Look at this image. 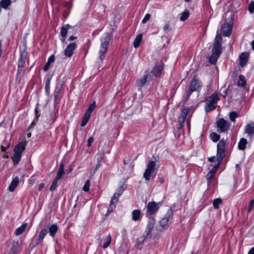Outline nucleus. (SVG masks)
I'll return each mask as SVG.
<instances>
[{
	"mask_svg": "<svg viewBox=\"0 0 254 254\" xmlns=\"http://www.w3.org/2000/svg\"><path fill=\"white\" fill-rule=\"evenodd\" d=\"M19 179L18 177H15V178H14L12 179V180L9 186V188H8L9 190L10 191H13L16 188V187L18 186V185L19 184Z\"/></svg>",
	"mask_w": 254,
	"mask_h": 254,
	"instance_id": "412c9836",
	"label": "nucleus"
},
{
	"mask_svg": "<svg viewBox=\"0 0 254 254\" xmlns=\"http://www.w3.org/2000/svg\"><path fill=\"white\" fill-rule=\"evenodd\" d=\"M44 186H45V185L44 183H41L39 185V188H38L39 190H40V191L42 190L44 188Z\"/></svg>",
	"mask_w": 254,
	"mask_h": 254,
	"instance_id": "338daca9",
	"label": "nucleus"
},
{
	"mask_svg": "<svg viewBox=\"0 0 254 254\" xmlns=\"http://www.w3.org/2000/svg\"><path fill=\"white\" fill-rule=\"evenodd\" d=\"M254 205V199H252L250 200L249 204V207L248 209V212H251L253 210Z\"/></svg>",
	"mask_w": 254,
	"mask_h": 254,
	"instance_id": "864d4df0",
	"label": "nucleus"
},
{
	"mask_svg": "<svg viewBox=\"0 0 254 254\" xmlns=\"http://www.w3.org/2000/svg\"><path fill=\"white\" fill-rule=\"evenodd\" d=\"M58 179L55 178L54 180L53 181L50 188V190L51 191H54L56 189L58 186Z\"/></svg>",
	"mask_w": 254,
	"mask_h": 254,
	"instance_id": "49530a36",
	"label": "nucleus"
},
{
	"mask_svg": "<svg viewBox=\"0 0 254 254\" xmlns=\"http://www.w3.org/2000/svg\"><path fill=\"white\" fill-rule=\"evenodd\" d=\"M170 24H168H168H166V25H164V28H163L164 30L165 31H167V30H168V29L170 28Z\"/></svg>",
	"mask_w": 254,
	"mask_h": 254,
	"instance_id": "69168bd1",
	"label": "nucleus"
},
{
	"mask_svg": "<svg viewBox=\"0 0 254 254\" xmlns=\"http://www.w3.org/2000/svg\"><path fill=\"white\" fill-rule=\"evenodd\" d=\"M90 116H89L86 114H84V115L82 118V120L80 126L82 127L85 126L86 125V124H87V123L90 119Z\"/></svg>",
	"mask_w": 254,
	"mask_h": 254,
	"instance_id": "79ce46f5",
	"label": "nucleus"
},
{
	"mask_svg": "<svg viewBox=\"0 0 254 254\" xmlns=\"http://www.w3.org/2000/svg\"><path fill=\"white\" fill-rule=\"evenodd\" d=\"M219 100L218 94L216 93H213L209 96L207 100V101L211 103L217 105V101Z\"/></svg>",
	"mask_w": 254,
	"mask_h": 254,
	"instance_id": "a878e982",
	"label": "nucleus"
},
{
	"mask_svg": "<svg viewBox=\"0 0 254 254\" xmlns=\"http://www.w3.org/2000/svg\"><path fill=\"white\" fill-rule=\"evenodd\" d=\"M112 35L109 33H106L105 35L100 38L101 46L99 50V58L102 61L105 58V54L109 46V43Z\"/></svg>",
	"mask_w": 254,
	"mask_h": 254,
	"instance_id": "7ed1b4c3",
	"label": "nucleus"
},
{
	"mask_svg": "<svg viewBox=\"0 0 254 254\" xmlns=\"http://www.w3.org/2000/svg\"><path fill=\"white\" fill-rule=\"evenodd\" d=\"M216 108V105L208 102H206L205 106V111L206 113L214 110Z\"/></svg>",
	"mask_w": 254,
	"mask_h": 254,
	"instance_id": "c85d7f7f",
	"label": "nucleus"
},
{
	"mask_svg": "<svg viewBox=\"0 0 254 254\" xmlns=\"http://www.w3.org/2000/svg\"><path fill=\"white\" fill-rule=\"evenodd\" d=\"M245 133L248 137H252L254 135V124L253 123L247 124L245 128Z\"/></svg>",
	"mask_w": 254,
	"mask_h": 254,
	"instance_id": "dca6fc26",
	"label": "nucleus"
},
{
	"mask_svg": "<svg viewBox=\"0 0 254 254\" xmlns=\"http://www.w3.org/2000/svg\"><path fill=\"white\" fill-rule=\"evenodd\" d=\"M94 138L92 136H90L87 140V145L88 146H90L94 141Z\"/></svg>",
	"mask_w": 254,
	"mask_h": 254,
	"instance_id": "6e6d98bb",
	"label": "nucleus"
},
{
	"mask_svg": "<svg viewBox=\"0 0 254 254\" xmlns=\"http://www.w3.org/2000/svg\"><path fill=\"white\" fill-rule=\"evenodd\" d=\"M35 115H40V114L39 113V108L38 106H36V107L35 108L34 110Z\"/></svg>",
	"mask_w": 254,
	"mask_h": 254,
	"instance_id": "0e129e2a",
	"label": "nucleus"
},
{
	"mask_svg": "<svg viewBox=\"0 0 254 254\" xmlns=\"http://www.w3.org/2000/svg\"><path fill=\"white\" fill-rule=\"evenodd\" d=\"M149 221L148 222V224L147 225L145 233L147 234V235H150L151 231L152 230L154 224L155 222V219L154 217L148 218Z\"/></svg>",
	"mask_w": 254,
	"mask_h": 254,
	"instance_id": "2eb2a0df",
	"label": "nucleus"
},
{
	"mask_svg": "<svg viewBox=\"0 0 254 254\" xmlns=\"http://www.w3.org/2000/svg\"><path fill=\"white\" fill-rule=\"evenodd\" d=\"M45 91L47 95H49L50 93V79L47 80L45 85Z\"/></svg>",
	"mask_w": 254,
	"mask_h": 254,
	"instance_id": "09e8293b",
	"label": "nucleus"
},
{
	"mask_svg": "<svg viewBox=\"0 0 254 254\" xmlns=\"http://www.w3.org/2000/svg\"><path fill=\"white\" fill-rule=\"evenodd\" d=\"M49 233L50 236L54 238L56 233L58 231V227L57 224H53L52 225H51L49 228Z\"/></svg>",
	"mask_w": 254,
	"mask_h": 254,
	"instance_id": "b1692460",
	"label": "nucleus"
},
{
	"mask_svg": "<svg viewBox=\"0 0 254 254\" xmlns=\"http://www.w3.org/2000/svg\"><path fill=\"white\" fill-rule=\"evenodd\" d=\"M125 190L124 185L121 186L117 190V192L115 193L112 196L108 208V213L112 212L116 207V203L118 201L119 197L123 194Z\"/></svg>",
	"mask_w": 254,
	"mask_h": 254,
	"instance_id": "20e7f679",
	"label": "nucleus"
},
{
	"mask_svg": "<svg viewBox=\"0 0 254 254\" xmlns=\"http://www.w3.org/2000/svg\"><path fill=\"white\" fill-rule=\"evenodd\" d=\"M226 144L225 140L224 138L221 139L217 144V160L218 164L221 163L225 157V146Z\"/></svg>",
	"mask_w": 254,
	"mask_h": 254,
	"instance_id": "423d86ee",
	"label": "nucleus"
},
{
	"mask_svg": "<svg viewBox=\"0 0 254 254\" xmlns=\"http://www.w3.org/2000/svg\"><path fill=\"white\" fill-rule=\"evenodd\" d=\"M90 185V181L89 180H86L84 185L83 187V190L85 191H88L89 190V187Z\"/></svg>",
	"mask_w": 254,
	"mask_h": 254,
	"instance_id": "8fccbe9b",
	"label": "nucleus"
},
{
	"mask_svg": "<svg viewBox=\"0 0 254 254\" xmlns=\"http://www.w3.org/2000/svg\"><path fill=\"white\" fill-rule=\"evenodd\" d=\"M160 205V202H149L146 207V216L148 218L154 217V215L158 211Z\"/></svg>",
	"mask_w": 254,
	"mask_h": 254,
	"instance_id": "39448f33",
	"label": "nucleus"
},
{
	"mask_svg": "<svg viewBox=\"0 0 254 254\" xmlns=\"http://www.w3.org/2000/svg\"><path fill=\"white\" fill-rule=\"evenodd\" d=\"M105 242L102 246V248L104 249L107 248L111 244L112 242V237L110 234H109L107 237L105 239Z\"/></svg>",
	"mask_w": 254,
	"mask_h": 254,
	"instance_id": "473e14b6",
	"label": "nucleus"
},
{
	"mask_svg": "<svg viewBox=\"0 0 254 254\" xmlns=\"http://www.w3.org/2000/svg\"><path fill=\"white\" fill-rule=\"evenodd\" d=\"M55 60V57L54 55H51L48 60L47 62L46 63L45 65L43 67V70L44 71H47L51 66V64L54 63Z\"/></svg>",
	"mask_w": 254,
	"mask_h": 254,
	"instance_id": "4be33fe9",
	"label": "nucleus"
},
{
	"mask_svg": "<svg viewBox=\"0 0 254 254\" xmlns=\"http://www.w3.org/2000/svg\"><path fill=\"white\" fill-rule=\"evenodd\" d=\"M96 107V103L95 102H93L92 103L90 104L89 106L86 113L85 114L91 116V113L93 112V110Z\"/></svg>",
	"mask_w": 254,
	"mask_h": 254,
	"instance_id": "58836bf2",
	"label": "nucleus"
},
{
	"mask_svg": "<svg viewBox=\"0 0 254 254\" xmlns=\"http://www.w3.org/2000/svg\"><path fill=\"white\" fill-rule=\"evenodd\" d=\"M248 254H254V247L249 250Z\"/></svg>",
	"mask_w": 254,
	"mask_h": 254,
	"instance_id": "774afa93",
	"label": "nucleus"
},
{
	"mask_svg": "<svg viewBox=\"0 0 254 254\" xmlns=\"http://www.w3.org/2000/svg\"><path fill=\"white\" fill-rule=\"evenodd\" d=\"M189 112H190L189 108H184L182 110L180 116L186 118V117L188 116V115L189 114Z\"/></svg>",
	"mask_w": 254,
	"mask_h": 254,
	"instance_id": "de8ad7c7",
	"label": "nucleus"
},
{
	"mask_svg": "<svg viewBox=\"0 0 254 254\" xmlns=\"http://www.w3.org/2000/svg\"><path fill=\"white\" fill-rule=\"evenodd\" d=\"M142 35L141 34H139L136 37V38L133 42V46L135 48H137L139 46V45L142 41Z\"/></svg>",
	"mask_w": 254,
	"mask_h": 254,
	"instance_id": "72a5a7b5",
	"label": "nucleus"
},
{
	"mask_svg": "<svg viewBox=\"0 0 254 254\" xmlns=\"http://www.w3.org/2000/svg\"><path fill=\"white\" fill-rule=\"evenodd\" d=\"M48 232V231L47 229L45 228H42L40 232V234L39 235L38 237L40 238V239L43 241V240L45 236H46V235L47 234Z\"/></svg>",
	"mask_w": 254,
	"mask_h": 254,
	"instance_id": "a19ab883",
	"label": "nucleus"
},
{
	"mask_svg": "<svg viewBox=\"0 0 254 254\" xmlns=\"http://www.w3.org/2000/svg\"><path fill=\"white\" fill-rule=\"evenodd\" d=\"M149 235H147V234L144 232V234L142 236L137 239L136 246H138L140 245H142Z\"/></svg>",
	"mask_w": 254,
	"mask_h": 254,
	"instance_id": "f704fd0d",
	"label": "nucleus"
},
{
	"mask_svg": "<svg viewBox=\"0 0 254 254\" xmlns=\"http://www.w3.org/2000/svg\"><path fill=\"white\" fill-rule=\"evenodd\" d=\"M186 118L180 116L178 119V122L179 123V128H182L184 124L186 121Z\"/></svg>",
	"mask_w": 254,
	"mask_h": 254,
	"instance_id": "3c124183",
	"label": "nucleus"
},
{
	"mask_svg": "<svg viewBox=\"0 0 254 254\" xmlns=\"http://www.w3.org/2000/svg\"><path fill=\"white\" fill-rule=\"evenodd\" d=\"M19 249V244L18 241H13L10 245V249L8 254H16Z\"/></svg>",
	"mask_w": 254,
	"mask_h": 254,
	"instance_id": "4468645a",
	"label": "nucleus"
},
{
	"mask_svg": "<svg viewBox=\"0 0 254 254\" xmlns=\"http://www.w3.org/2000/svg\"><path fill=\"white\" fill-rule=\"evenodd\" d=\"M27 56V53L26 50L20 51V57L18 61V66L23 68L25 63V60Z\"/></svg>",
	"mask_w": 254,
	"mask_h": 254,
	"instance_id": "f8f14e48",
	"label": "nucleus"
},
{
	"mask_svg": "<svg viewBox=\"0 0 254 254\" xmlns=\"http://www.w3.org/2000/svg\"><path fill=\"white\" fill-rule=\"evenodd\" d=\"M222 53V45L213 44L212 53L220 56Z\"/></svg>",
	"mask_w": 254,
	"mask_h": 254,
	"instance_id": "393cba45",
	"label": "nucleus"
},
{
	"mask_svg": "<svg viewBox=\"0 0 254 254\" xmlns=\"http://www.w3.org/2000/svg\"><path fill=\"white\" fill-rule=\"evenodd\" d=\"M246 79L244 75H240L239 76V81L238 83V85L241 87H245L246 85Z\"/></svg>",
	"mask_w": 254,
	"mask_h": 254,
	"instance_id": "c756f323",
	"label": "nucleus"
},
{
	"mask_svg": "<svg viewBox=\"0 0 254 254\" xmlns=\"http://www.w3.org/2000/svg\"><path fill=\"white\" fill-rule=\"evenodd\" d=\"M64 163H62L60 164V168L57 172L56 177H55L57 179L60 180L62 178V176L64 173Z\"/></svg>",
	"mask_w": 254,
	"mask_h": 254,
	"instance_id": "7c9ffc66",
	"label": "nucleus"
},
{
	"mask_svg": "<svg viewBox=\"0 0 254 254\" xmlns=\"http://www.w3.org/2000/svg\"><path fill=\"white\" fill-rule=\"evenodd\" d=\"M71 28L69 24L64 25L61 27L60 35L63 38H66L68 30Z\"/></svg>",
	"mask_w": 254,
	"mask_h": 254,
	"instance_id": "6ab92c4d",
	"label": "nucleus"
},
{
	"mask_svg": "<svg viewBox=\"0 0 254 254\" xmlns=\"http://www.w3.org/2000/svg\"><path fill=\"white\" fill-rule=\"evenodd\" d=\"M249 54L247 52H243L239 56L240 63L239 65L241 66H244L248 63L249 60Z\"/></svg>",
	"mask_w": 254,
	"mask_h": 254,
	"instance_id": "ddd939ff",
	"label": "nucleus"
},
{
	"mask_svg": "<svg viewBox=\"0 0 254 254\" xmlns=\"http://www.w3.org/2000/svg\"><path fill=\"white\" fill-rule=\"evenodd\" d=\"M163 69V66L162 65H155L151 71V73L154 76H159L161 74Z\"/></svg>",
	"mask_w": 254,
	"mask_h": 254,
	"instance_id": "a211bd4d",
	"label": "nucleus"
},
{
	"mask_svg": "<svg viewBox=\"0 0 254 254\" xmlns=\"http://www.w3.org/2000/svg\"><path fill=\"white\" fill-rule=\"evenodd\" d=\"M222 203V200L221 198H218L214 199L213 201V205L215 209H218L219 206V205Z\"/></svg>",
	"mask_w": 254,
	"mask_h": 254,
	"instance_id": "37998d69",
	"label": "nucleus"
},
{
	"mask_svg": "<svg viewBox=\"0 0 254 254\" xmlns=\"http://www.w3.org/2000/svg\"><path fill=\"white\" fill-rule=\"evenodd\" d=\"M11 0H0V7L1 8H3V9L6 10L8 9V7L11 4Z\"/></svg>",
	"mask_w": 254,
	"mask_h": 254,
	"instance_id": "bb28decb",
	"label": "nucleus"
},
{
	"mask_svg": "<svg viewBox=\"0 0 254 254\" xmlns=\"http://www.w3.org/2000/svg\"><path fill=\"white\" fill-rule=\"evenodd\" d=\"M190 15V12L188 9L185 10L183 12L181 13L180 20L184 21L187 20Z\"/></svg>",
	"mask_w": 254,
	"mask_h": 254,
	"instance_id": "4c0bfd02",
	"label": "nucleus"
},
{
	"mask_svg": "<svg viewBox=\"0 0 254 254\" xmlns=\"http://www.w3.org/2000/svg\"><path fill=\"white\" fill-rule=\"evenodd\" d=\"M26 141H22L18 143L14 148V153L12 157V160L14 166L18 164L21 159L23 152L25 149Z\"/></svg>",
	"mask_w": 254,
	"mask_h": 254,
	"instance_id": "f03ea898",
	"label": "nucleus"
},
{
	"mask_svg": "<svg viewBox=\"0 0 254 254\" xmlns=\"http://www.w3.org/2000/svg\"><path fill=\"white\" fill-rule=\"evenodd\" d=\"M141 212L139 209H135L132 212V219L133 221H138L140 217Z\"/></svg>",
	"mask_w": 254,
	"mask_h": 254,
	"instance_id": "2f4dec72",
	"label": "nucleus"
},
{
	"mask_svg": "<svg viewBox=\"0 0 254 254\" xmlns=\"http://www.w3.org/2000/svg\"><path fill=\"white\" fill-rule=\"evenodd\" d=\"M247 143L248 141L247 139L245 138H242L238 143V149L241 150H245Z\"/></svg>",
	"mask_w": 254,
	"mask_h": 254,
	"instance_id": "cd10ccee",
	"label": "nucleus"
},
{
	"mask_svg": "<svg viewBox=\"0 0 254 254\" xmlns=\"http://www.w3.org/2000/svg\"><path fill=\"white\" fill-rule=\"evenodd\" d=\"M217 170V166H214L213 169L211 170L207 175L206 181L208 185H209L213 179L216 172Z\"/></svg>",
	"mask_w": 254,
	"mask_h": 254,
	"instance_id": "f3484780",
	"label": "nucleus"
},
{
	"mask_svg": "<svg viewBox=\"0 0 254 254\" xmlns=\"http://www.w3.org/2000/svg\"><path fill=\"white\" fill-rule=\"evenodd\" d=\"M202 87V82L201 80L196 76H193L191 80L189 88L184 95L185 102H187L193 92H200Z\"/></svg>",
	"mask_w": 254,
	"mask_h": 254,
	"instance_id": "f257e3e1",
	"label": "nucleus"
},
{
	"mask_svg": "<svg viewBox=\"0 0 254 254\" xmlns=\"http://www.w3.org/2000/svg\"><path fill=\"white\" fill-rule=\"evenodd\" d=\"M238 116V115L235 111H232L229 113V118L233 122H235L236 121V118H237Z\"/></svg>",
	"mask_w": 254,
	"mask_h": 254,
	"instance_id": "a18cd8bd",
	"label": "nucleus"
},
{
	"mask_svg": "<svg viewBox=\"0 0 254 254\" xmlns=\"http://www.w3.org/2000/svg\"><path fill=\"white\" fill-rule=\"evenodd\" d=\"M42 242L43 241H42L39 237H38L35 239L34 246H37Z\"/></svg>",
	"mask_w": 254,
	"mask_h": 254,
	"instance_id": "13d9d810",
	"label": "nucleus"
},
{
	"mask_svg": "<svg viewBox=\"0 0 254 254\" xmlns=\"http://www.w3.org/2000/svg\"><path fill=\"white\" fill-rule=\"evenodd\" d=\"M232 30V24L225 23L221 27V32L224 36L229 37Z\"/></svg>",
	"mask_w": 254,
	"mask_h": 254,
	"instance_id": "9b49d317",
	"label": "nucleus"
},
{
	"mask_svg": "<svg viewBox=\"0 0 254 254\" xmlns=\"http://www.w3.org/2000/svg\"><path fill=\"white\" fill-rule=\"evenodd\" d=\"M211 139L214 142H217L220 138V135L216 132H212L210 134Z\"/></svg>",
	"mask_w": 254,
	"mask_h": 254,
	"instance_id": "ea45409f",
	"label": "nucleus"
},
{
	"mask_svg": "<svg viewBox=\"0 0 254 254\" xmlns=\"http://www.w3.org/2000/svg\"><path fill=\"white\" fill-rule=\"evenodd\" d=\"M63 82L62 81L58 82L55 87L54 92L56 94H59L61 92V91L63 90Z\"/></svg>",
	"mask_w": 254,
	"mask_h": 254,
	"instance_id": "e433bc0d",
	"label": "nucleus"
},
{
	"mask_svg": "<svg viewBox=\"0 0 254 254\" xmlns=\"http://www.w3.org/2000/svg\"><path fill=\"white\" fill-rule=\"evenodd\" d=\"M9 144L7 145V146L6 147H4L3 146V145L1 146V150L3 152H5L6 150H7V149L9 147Z\"/></svg>",
	"mask_w": 254,
	"mask_h": 254,
	"instance_id": "e2e57ef3",
	"label": "nucleus"
},
{
	"mask_svg": "<svg viewBox=\"0 0 254 254\" xmlns=\"http://www.w3.org/2000/svg\"><path fill=\"white\" fill-rule=\"evenodd\" d=\"M155 166V163L151 161L147 164V168L143 174V177L146 181H149L151 179V174L154 172Z\"/></svg>",
	"mask_w": 254,
	"mask_h": 254,
	"instance_id": "1a4fd4ad",
	"label": "nucleus"
},
{
	"mask_svg": "<svg viewBox=\"0 0 254 254\" xmlns=\"http://www.w3.org/2000/svg\"><path fill=\"white\" fill-rule=\"evenodd\" d=\"M248 10L251 13H252L254 11V1H251L250 2Z\"/></svg>",
	"mask_w": 254,
	"mask_h": 254,
	"instance_id": "603ef678",
	"label": "nucleus"
},
{
	"mask_svg": "<svg viewBox=\"0 0 254 254\" xmlns=\"http://www.w3.org/2000/svg\"><path fill=\"white\" fill-rule=\"evenodd\" d=\"M54 104H57L58 103V100L59 99V94H56L54 92Z\"/></svg>",
	"mask_w": 254,
	"mask_h": 254,
	"instance_id": "bf43d9fd",
	"label": "nucleus"
},
{
	"mask_svg": "<svg viewBox=\"0 0 254 254\" xmlns=\"http://www.w3.org/2000/svg\"><path fill=\"white\" fill-rule=\"evenodd\" d=\"M148 77V74L147 73L145 74L142 78L137 80L136 85L139 87V89L140 90V88L143 86L147 82V79Z\"/></svg>",
	"mask_w": 254,
	"mask_h": 254,
	"instance_id": "aec40b11",
	"label": "nucleus"
},
{
	"mask_svg": "<svg viewBox=\"0 0 254 254\" xmlns=\"http://www.w3.org/2000/svg\"><path fill=\"white\" fill-rule=\"evenodd\" d=\"M219 57V56L212 53L209 58V62L212 64H215L216 63Z\"/></svg>",
	"mask_w": 254,
	"mask_h": 254,
	"instance_id": "c9c22d12",
	"label": "nucleus"
},
{
	"mask_svg": "<svg viewBox=\"0 0 254 254\" xmlns=\"http://www.w3.org/2000/svg\"><path fill=\"white\" fill-rule=\"evenodd\" d=\"M174 212L172 208H170L167 212L165 216L160 221V226L162 228H165L168 226L169 222L172 219Z\"/></svg>",
	"mask_w": 254,
	"mask_h": 254,
	"instance_id": "6e6552de",
	"label": "nucleus"
},
{
	"mask_svg": "<svg viewBox=\"0 0 254 254\" xmlns=\"http://www.w3.org/2000/svg\"><path fill=\"white\" fill-rule=\"evenodd\" d=\"M27 225H28V224L27 223H23L21 226L17 228L15 230V231L14 232V234L16 236H19V235H21V234H22L25 231Z\"/></svg>",
	"mask_w": 254,
	"mask_h": 254,
	"instance_id": "5701e85b",
	"label": "nucleus"
},
{
	"mask_svg": "<svg viewBox=\"0 0 254 254\" xmlns=\"http://www.w3.org/2000/svg\"><path fill=\"white\" fill-rule=\"evenodd\" d=\"M103 159H104V155L102 154H99L98 157L97 159V162L101 163V162Z\"/></svg>",
	"mask_w": 254,
	"mask_h": 254,
	"instance_id": "4d7b16f0",
	"label": "nucleus"
},
{
	"mask_svg": "<svg viewBox=\"0 0 254 254\" xmlns=\"http://www.w3.org/2000/svg\"><path fill=\"white\" fill-rule=\"evenodd\" d=\"M77 44L75 42H72L68 45L64 50V55L67 57H71L74 52V50L76 48Z\"/></svg>",
	"mask_w": 254,
	"mask_h": 254,
	"instance_id": "9d476101",
	"label": "nucleus"
},
{
	"mask_svg": "<svg viewBox=\"0 0 254 254\" xmlns=\"http://www.w3.org/2000/svg\"><path fill=\"white\" fill-rule=\"evenodd\" d=\"M218 131L219 132H227L230 127V124L224 118L219 119L216 123Z\"/></svg>",
	"mask_w": 254,
	"mask_h": 254,
	"instance_id": "0eeeda50",
	"label": "nucleus"
},
{
	"mask_svg": "<svg viewBox=\"0 0 254 254\" xmlns=\"http://www.w3.org/2000/svg\"><path fill=\"white\" fill-rule=\"evenodd\" d=\"M22 69H23V68L22 67H19L18 66V68H17V74H16V77L18 78L19 77V76L20 75V74H21L22 71Z\"/></svg>",
	"mask_w": 254,
	"mask_h": 254,
	"instance_id": "052dcab7",
	"label": "nucleus"
},
{
	"mask_svg": "<svg viewBox=\"0 0 254 254\" xmlns=\"http://www.w3.org/2000/svg\"><path fill=\"white\" fill-rule=\"evenodd\" d=\"M36 122H34L32 121V122L31 123L30 127L27 129V131H28L29 130H30V129L31 128L34 127L36 125Z\"/></svg>",
	"mask_w": 254,
	"mask_h": 254,
	"instance_id": "680f3d73",
	"label": "nucleus"
},
{
	"mask_svg": "<svg viewBox=\"0 0 254 254\" xmlns=\"http://www.w3.org/2000/svg\"><path fill=\"white\" fill-rule=\"evenodd\" d=\"M222 36L220 34H217L214 39L213 44L222 45Z\"/></svg>",
	"mask_w": 254,
	"mask_h": 254,
	"instance_id": "c03bdc74",
	"label": "nucleus"
},
{
	"mask_svg": "<svg viewBox=\"0 0 254 254\" xmlns=\"http://www.w3.org/2000/svg\"><path fill=\"white\" fill-rule=\"evenodd\" d=\"M151 17V14L149 13H147L145 14V16L144 17L143 19L142 20V23H145L148 20H149V19Z\"/></svg>",
	"mask_w": 254,
	"mask_h": 254,
	"instance_id": "5fc2aeb1",
	"label": "nucleus"
}]
</instances>
